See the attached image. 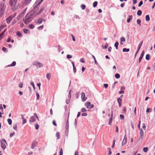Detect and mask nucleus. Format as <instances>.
Here are the masks:
<instances>
[{
    "mask_svg": "<svg viewBox=\"0 0 155 155\" xmlns=\"http://www.w3.org/2000/svg\"><path fill=\"white\" fill-rule=\"evenodd\" d=\"M31 84L33 87V89L35 90V87L34 83L33 82H31Z\"/></svg>",
    "mask_w": 155,
    "mask_h": 155,
    "instance_id": "obj_42",
    "label": "nucleus"
},
{
    "mask_svg": "<svg viewBox=\"0 0 155 155\" xmlns=\"http://www.w3.org/2000/svg\"><path fill=\"white\" fill-rule=\"evenodd\" d=\"M113 111H111V115L110 118V119L109 122L108 123V124L109 125H110L112 122V118H113Z\"/></svg>",
    "mask_w": 155,
    "mask_h": 155,
    "instance_id": "obj_10",
    "label": "nucleus"
},
{
    "mask_svg": "<svg viewBox=\"0 0 155 155\" xmlns=\"http://www.w3.org/2000/svg\"><path fill=\"white\" fill-rule=\"evenodd\" d=\"M120 119L121 120H123L124 118V116L122 114H120Z\"/></svg>",
    "mask_w": 155,
    "mask_h": 155,
    "instance_id": "obj_41",
    "label": "nucleus"
},
{
    "mask_svg": "<svg viewBox=\"0 0 155 155\" xmlns=\"http://www.w3.org/2000/svg\"><path fill=\"white\" fill-rule=\"evenodd\" d=\"M56 136L57 137V139H58L60 138V133L58 132H57L56 134Z\"/></svg>",
    "mask_w": 155,
    "mask_h": 155,
    "instance_id": "obj_24",
    "label": "nucleus"
},
{
    "mask_svg": "<svg viewBox=\"0 0 155 155\" xmlns=\"http://www.w3.org/2000/svg\"><path fill=\"white\" fill-rule=\"evenodd\" d=\"M81 98L82 101H86L87 99V97H85V94L83 92L81 93Z\"/></svg>",
    "mask_w": 155,
    "mask_h": 155,
    "instance_id": "obj_9",
    "label": "nucleus"
},
{
    "mask_svg": "<svg viewBox=\"0 0 155 155\" xmlns=\"http://www.w3.org/2000/svg\"><path fill=\"white\" fill-rule=\"evenodd\" d=\"M15 133L14 132H13L10 135V137H12L14 136L15 134Z\"/></svg>",
    "mask_w": 155,
    "mask_h": 155,
    "instance_id": "obj_49",
    "label": "nucleus"
},
{
    "mask_svg": "<svg viewBox=\"0 0 155 155\" xmlns=\"http://www.w3.org/2000/svg\"><path fill=\"white\" fill-rule=\"evenodd\" d=\"M137 23L140 26H141V21L140 20L137 19Z\"/></svg>",
    "mask_w": 155,
    "mask_h": 155,
    "instance_id": "obj_36",
    "label": "nucleus"
},
{
    "mask_svg": "<svg viewBox=\"0 0 155 155\" xmlns=\"http://www.w3.org/2000/svg\"><path fill=\"white\" fill-rule=\"evenodd\" d=\"M16 63L15 61H13L12 63L10 65L8 66V67L14 66L16 65Z\"/></svg>",
    "mask_w": 155,
    "mask_h": 155,
    "instance_id": "obj_18",
    "label": "nucleus"
},
{
    "mask_svg": "<svg viewBox=\"0 0 155 155\" xmlns=\"http://www.w3.org/2000/svg\"><path fill=\"white\" fill-rule=\"evenodd\" d=\"M120 75L118 74H116L115 75V77L117 79L119 78H120Z\"/></svg>",
    "mask_w": 155,
    "mask_h": 155,
    "instance_id": "obj_33",
    "label": "nucleus"
},
{
    "mask_svg": "<svg viewBox=\"0 0 155 155\" xmlns=\"http://www.w3.org/2000/svg\"><path fill=\"white\" fill-rule=\"evenodd\" d=\"M32 20V18L30 14H28L23 18V20L24 23L27 24L30 22Z\"/></svg>",
    "mask_w": 155,
    "mask_h": 155,
    "instance_id": "obj_1",
    "label": "nucleus"
},
{
    "mask_svg": "<svg viewBox=\"0 0 155 155\" xmlns=\"http://www.w3.org/2000/svg\"><path fill=\"white\" fill-rule=\"evenodd\" d=\"M94 105L93 104H90L89 105H87V107L88 109H91L94 107Z\"/></svg>",
    "mask_w": 155,
    "mask_h": 155,
    "instance_id": "obj_21",
    "label": "nucleus"
},
{
    "mask_svg": "<svg viewBox=\"0 0 155 155\" xmlns=\"http://www.w3.org/2000/svg\"><path fill=\"white\" fill-rule=\"evenodd\" d=\"M91 102H87L85 103V106H87V105H89L91 104Z\"/></svg>",
    "mask_w": 155,
    "mask_h": 155,
    "instance_id": "obj_51",
    "label": "nucleus"
},
{
    "mask_svg": "<svg viewBox=\"0 0 155 155\" xmlns=\"http://www.w3.org/2000/svg\"><path fill=\"white\" fill-rule=\"evenodd\" d=\"M130 49L129 48H124L123 49V51L124 52H128L129 51Z\"/></svg>",
    "mask_w": 155,
    "mask_h": 155,
    "instance_id": "obj_23",
    "label": "nucleus"
},
{
    "mask_svg": "<svg viewBox=\"0 0 155 155\" xmlns=\"http://www.w3.org/2000/svg\"><path fill=\"white\" fill-rule=\"evenodd\" d=\"M144 51H143L141 53V54L140 55V57L139 58V62L140 63L144 54Z\"/></svg>",
    "mask_w": 155,
    "mask_h": 155,
    "instance_id": "obj_11",
    "label": "nucleus"
},
{
    "mask_svg": "<svg viewBox=\"0 0 155 155\" xmlns=\"http://www.w3.org/2000/svg\"><path fill=\"white\" fill-rule=\"evenodd\" d=\"M8 122V124L11 125L12 124V120L11 119H8L7 120Z\"/></svg>",
    "mask_w": 155,
    "mask_h": 155,
    "instance_id": "obj_29",
    "label": "nucleus"
},
{
    "mask_svg": "<svg viewBox=\"0 0 155 155\" xmlns=\"http://www.w3.org/2000/svg\"><path fill=\"white\" fill-rule=\"evenodd\" d=\"M17 0H9V3L12 9H14Z\"/></svg>",
    "mask_w": 155,
    "mask_h": 155,
    "instance_id": "obj_2",
    "label": "nucleus"
},
{
    "mask_svg": "<svg viewBox=\"0 0 155 155\" xmlns=\"http://www.w3.org/2000/svg\"><path fill=\"white\" fill-rule=\"evenodd\" d=\"M26 9H25V10L24 12H21V13L19 15H18L17 17L16 18L19 21L21 19V18H22V17L24 16V14L25 12V11Z\"/></svg>",
    "mask_w": 155,
    "mask_h": 155,
    "instance_id": "obj_6",
    "label": "nucleus"
},
{
    "mask_svg": "<svg viewBox=\"0 0 155 155\" xmlns=\"http://www.w3.org/2000/svg\"><path fill=\"white\" fill-rule=\"evenodd\" d=\"M43 28H44V25H42L39 27L38 28V30L42 29Z\"/></svg>",
    "mask_w": 155,
    "mask_h": 155,
    "instance_id": "obj_45",
    "label": "nucleus"
},
{
    "mask_svg": "<svg viewBox=\"0 0 155 155\" xmlns=\"http://www.w3.org/2000/svg\"><path fill=\"white\" fill-rule=\"evenodd\" d=\"M97 5V1H95L93 3V6L94 7H95Z\"/></svg>",
    "mask_w": 155,
    "mask_h": 155,
    "instance_id": "obj_34",
    "label": "nucleus"
},
{
    "mask_svg": "<svg viewBox=\"0 0 155 155\" xmlns=\"http://www.w3.org/2000/svg\"><path fill=\"white\" fill-rule=\"evenodd\" d=\"M13 128L14 130H17L18 127L16 124L14 125L13 127Z\"/></svg>",
    "mask_w": 155,
    "mask_h": 155,
    "instance_id": "obj_38",
    "label": "nucleus"
},
{
    "mask_svg": "<svg viewBox=\"0 0 155 155\" xmlns=\"http://www.w3.org/2000/svg\"><path fill=\"white\" fill-rule=\"evenodd\" d=\"M23 31L25 33H29V31L27 29H24Z\"/></svg>",
    "mask_w": 155,
    "mask_h": 155,
    "instance_id": "obj_32",
    "label": "nucleus"
},
{
    "mask_svg": "<svg viewBox=\"0 0 155 155\" xmlns=\"http://www.w3.org/2000/svg\"><path fill=\"white\" fill-rule=\"evenodd\" d=\"M42 19L40 18L37 20V24H41L42 22Z\"/></svg>",
    "mask_w": 155,
    "mask_h": 155,
    "instance_id": "obj_19",
    "label": "nucleus"
},
{
    "mask_svg": "<svg viewBox=\"0 0 155 155\" xmlns=\"http://www.w3.org/2000/svg\"><path fill=\"white\" fill-rule=\"evenodd\" d=\"M2 50L4 52H5L7 51V49H6V48H5L4 47H2Z\"/></svg>",
    "mask_w": 155,
    "mask_h": 155,
    "instance_id": "obj_46",
    "label": "nucleus"
},
{
    "mask_svg": "<svg viewBox=\"0 0 155 155\" xmlns=\"http://www.w3.org/2000/svg\"><path fill=\"white\" fill-rule=\"evenodd\" d=\"M143 42V41H142L140 42V43L138 45V50H139L140 49V47H141V46L142 45Z\"/></svg>",
    "mask_w": 155,
    "mask_h": 155,
    "instance_id": "obj_22",
    "label": "nucleus"
},
{
    "mask_svg": "<svg viewBox=\"0 0 155 155\" xmlns=\"http://www.w3.org/2000/svg\"><path fill=\"white\" fill-rule=\"evenodd\" d=\"M118 45L119 43L117 41L114 44V46L116 47V48L117 49H118Z\"/></svg>",
    "mask_w": 155,
    "mask_h": 155,
    "instance_id": "obj_28",
    "label": "nucleus"
},
{
    "mask_svg": "<svg viewBox=\"0 0 155 155\" xmlns=\"http://www.w3.org/2000/svg\"><path fill=\"white\" fill-rule=\"evenodd\" d=\"M108 151H109L108 154L109 155L111 154L112 153V152L111 151V149L110 148H109L108 149Z\"/></svg>",
    "mask_w": 155,
    "mask_h": 155,
    "instance_id": "obj_57",
    "label": "nucleus"
},
{
    "mask_svg": "<svg viewBox=\"0 0 155 155\" xmlns=\"http://www.w3.org/2000/svg\"><path fill=\"white\" fill-rule=\"evenodd\" d=\"M92 56L94 59L95 64H97V62L96 59V58H95V57L93 55H92Z\"/></svg>",
    "mask_w": 155,
    "mask_h": 155,
    "instance_id": "obj_40",
    "label": "nucleus"
},
{
    "mask_svg": "<svg viewBox=\"0 0 155 155\" xmlns=\"http://www.w3.org/2000/svg\"><path fill=\"white\" fill-rule=\"evenodd\" d=\"M81 7L83 10H84L85 9L86 6L84 5H82L81 6Z\"/></svg>",
    "mask_w": 155,
    "mask_h": 155,
    "instance_id": "obj_44",
    "label": "nucleus"
},
{
    "mask_svg": "<svg viewBox=\"0 0 155 155\" xmlns=\"http://www.w3.org/2000/svg\"><path fill=\"white\" fill-rule=\"evenodd\" d=\"M6 26L5 25H2L0 26V28L2 30V29H3L5 26Z\"/></svg>",
    "mask_w": 155,
    "mask_h": 155,
    "instance_id": "obj_58",
    "label": "nucleus"
},
{
    "mask_svg": "<svg viewBox=\"0 0 155 155\" xmlns=\"http://www.w3.org/2000/svg\"><path fill=\"white\" fill-rule=\"evenodd\" d=\"M51 74L49 73H48L46 75V78L48 80H49L51 78Z\"/></svg>",
    "mask_w": 155,
    "mask_h": 155,
    "instance_id": "obj_20",
    "label": "nucleus"
},
{
    "mask_svg": "<svg viewBox=\"0 0 155 155\" xmlns=\"http://www.w3.org/2000/svg\"><path fill=\"white\" fill-rule=\"evenodd\" d=\"M34 25L32 24H30L29 25V27L31 29L34 28Z\"/></svg>",
    "mask_w": 155,
    "mask_h": 155,
    "instance_id": "obj_37",
    "label": "nucleus"
},
{
    "mask_svg": "<svg viewBox=\"0 0 155 155\" xmlns=\"http://www.w3.org/2000/svg\"><path fill=\"white\" fill-rule=\"evenodd\" d=\"M126 107H124L123 108V113H125L126 112Z\"/></svg>",
    "mask_w": 155,
    "mask_h": 155,
    "instance_id": "obj_56",
    "label": "nucleus"
},
{
    "mask_svg": "<svg viewBox=\"0 0 155 155\" xmlns=\"http://www.w3.org/2000/svg\"><path fill=\"white\" fill-rule=\"evenodd\" d=\"M148 150V148L147 147H145L143 148V151L145 152H147Z\"/></svg>",
    "mask_w": 155,
    "mask_h": 155,
    "instance_id": "obj_30",
    "label": "nucleus"
},
{
    "mask_svg": "<svg viewBox=\"0 0 155 155\" xmlns=\"http://www.w3.org/2000/svg\"><path fill=\"white\" fill-rule=\"evenodd\" d=\"M53 124L55 126H57V124L56 123L55 121V120H53L52 122Z\"/></svg>",
    "mask_w": 155,
    "mask_h": 155,
    "instance_id": "obj_63",
    "label": "nucleus"
},
{
    "mask_svg": "<svg viewBox=\"0 0 155 155\" xmlns=\"http://www.w3.org/2000/svg\"><path fill=\"white\" fill-rule=\"evenodd\" d=\"M36 118H37L38 120H39V118L37 115L35 113L34 114V116H31L30 117L29 120V122L31 123L35 122L36 120Z\"/></svg>",
    "mask_w": 155,
    "mask_h": 155,
    "instance_id": "obj_3",
    "label": "nucleus"
},
{
    "mask_svg": "<svg viewBox=\"0 0 155 155\" xmlns=\"http://www.w3.org/2000/svg\"><path fill=\"white\" fill-rule=\"evenodd\" d=\"M18 86L19 87L22 88L23 87V84L22 83L19 84Z\"/></svg>",
    "mask_w": 155,
    "mask_h": 155,
    "instance_id": "obj_54",
    "label": "nucleus"
},
{
    "mask_svg": "<svg viewBox=\"0 0 155 155\" xmlns=\"http://www.w3.org/2000/svg\"><path fill=\"white\" fill-rule=\"evenodd\" d=\"M36 96H37V99L38 100L39 99V97H40L39 93L38 92H36Z\"/></svg>",
    "mask_w": 155,
    "mask_h": 155,
    "instance_id": "obj_48",
    "label": "nucleus"
},
{
    "mask_svg": "<svg viewBox=\"0 0 155 155\" xmlns=\"http://www.w3.org/2000/svg\"><path fill=\"white\" fill-rule=\"evenodd\" d=\"M150 55L149 54H147L146 56V59L147 60H149L150 59Z\"/></svg>",
    "mask_w": 155,
    "mask_h": 155,
    "instance_id": "obj_25",
    "label": "nucleus"
},
{
    "mask_svg": "<svg viewBox=\"0 0 155 155\" xmlns=\"http://www.w3.org/2000/svg\"><path fill=\"white\" fill-rule=\"evenodd\" d=\"M16 34L17 35L20 37H21L22 36V35L20 32H17Z\"/></svg>",
    "mask_w": 155,
    "mask_h": 155,
    "instance_id": "obj_31",
    "label": "nucleus"
},
{
    "mask_svg": "<svg viewBox=\"0 0 155 155\" xmlns=\"http://www.w3.org/2000/svg\"><path fill=\"white\" fill-rule=\"evenodd\" d=\"M143 132L142 130V129H141L140 130V138L142 139L143 138Z\"/></svg>",
    "mask_w": 155,
    "mask_h": 155,
    "instance_id": "obj_14",
    "label": "nucleus"
},
{
    "mask_svg": "<svg viewBox=\"0 0 155 155\" xmlns=\"http://www.w3.org/2000/svg\"><path fill=\"white\" fill-rule=\"evenodd\" d=\"M127 138L126 137V134L124 136V138L123 140L122 143V146H124L125 145L127 142Z\"/></svg>",
    "mask_w": 155,
    "mask_h": 155,
    "instance_id": "obj_8",
    "label": "nucleus"
},
{
    "mask_svg": "<svg viewBox=\"0 0 155 155\" xmlns=\"http://www.w3.org/2000/svg\"><path fill=\"white\" fill-rule=\"evenodd\" d=\"M7 143L5 139H2V140L1 142V146L2 148L4 150L6 147Z\"/></svg>",
    "mask_w": 155,
    "mask_h": 155,
    "instance_id": "obj_4",
    "label": "nucleus"
},
{
    "mask_svg": "<svg viewBox=\"0 0 155 155\" xmlns=\"http://www.w3.org/2000/svg\"><path fill=\"white\" fill-rule=\"evenodd\" d=\"M125 87L124 86L121 87L120 88V90L121 91H124V90H125Z\"/></svg>",
    "mask_w": 155,
    "mask_h": 155,
    "instance_id": "obj_62",
    "label": "nucleus"
},
{
    "mask_svg": "<svg viewBox=\"0 0 155 155\" xmlns=\"http://www.w3.org/2000/svg\"><path fill=\"white\" fill-rule=\"evenodd\" d=\"M150 20V17L149 15H147L146 16V20L147 21H149Z\"/></svg>",
    "mask_w": 155,
    "mask_h": 155,
    "instance_id": "obj_35",
    "label": "nucleus"
},
{
    "mask_svg": "<svg viewBox=\"0 0 155 155\" xmlns=\"http://www.w3.org/2000/svg\"><path fill=\"white\" fill-rule=\"evenodd\" d=\"M63 155V150L62 148H61L60 150V154L59 155Z\"/></svg>",
    "mask_w": 155,
    "mask_h": 155,
    "instance_id": "obj_39",
    "label": "nucleus"
},
{
    "mask_svg": "<svg viewBox=\"0 0 155 155\" xmlns=\"http://www.w3.org/2000/svg\"><path fill=\"white\" fill-rule=\"evenodd\" d=\"M87 113H84L82 114L81 115L83 116H85L87 115Z\"/></svg>",
    "mask_w": 155,
    "mask_h": 155,
    "instance_id": "obj_64",
    "label": "nucleus"
},
{
    "mask_svg": "<svg viewBox=\"0 0 155 155\" xmlns=\"http://www.w3.org/2000/svg\"><path fill=\"white\" fill-rule=\"evenodd\" d=\"M5 31L2 34H0V41L2 39V38H3V35Z\"/></svg>",
    "mask_w": 155,
    "mask_h": 155,
    "instance_id": "obj_43",
    "label": "nucleus"
},
{
    "mask_svg": "<svg viewBox=\"0 0 155 155\" xmlns=\"http://www.w3.org/2000/svg\"><path fill=\"white\" fill-rule=\"evenodd\" d=\"M14 17V16H12V15H11L8 17L6 19L7 23L8 24H9Z\"/></svg>",
    "mask_w": 155,
    "mask_h": 155,
    "instance_id": "obj_5",
    "label": "nucleus"
},
{
    "mask_svg": "<svg viewBox=\"0 0 155 155\" xmlns=\"http://www.w3.org/2000/svg\"><path fill=\"white\" fill-rule=\"evenodd\" d=\"M80 61L82 63H84L85 62V61L84 59L83 58H82L80 59Z\"/></svg>",
    "mask_w": 155,
    "mask_h": 155,
    "instance_id": "obj_55",
    "label": "nucleus"
},
{
    "mask_svg": "<svg viewBox=\"0 0 155 155\" xmlns=\"http://www.w3.org/2000/svg\"><path fill=\"white\" fill-rule=\"evenodd\" d=\"M72 57V56L71 55H69V54H68L67 55V58L68 59H70Z\"/></svg>",
    "mask_w": 155,
    "mask_h": 155,
    "instance_id": "obj_47",
    "label": "nucleus"
},
{
    "mask_svg": "<svg viewBox=\"0 0 155 155\" xmlns=\"http://www.w3.org/2000/svg\"><path fill=\"white\" fill-rule=\"evenodd\" d=\"M132 18L133 16L132 15L129 16V18H127V22L128 23L130 22V20L132 19Z\"/></svg>",
    "mask_w": 155,
    "mask_h": 155,
    "instance_id": "obj_15",
    "label": "nucleus"
},
{
    "mask_svg": "<svg viewBox=\"0 0 155 155\" xmlns=\"http://www.w3.org/2000/svg\"><path fill=\"white\" fill-rule=\"evenodd\" d=\"M151 112V109L150 108H147L146 110L147 112Z\"/></svg>",
    "mask_w": 155,
    "mask_h": 155,
    "instance_id": "obj_60",
    "label": "nucleus"
},
{
    "mask_svg": "<svg viewBox=\"0 0 155 155\" xmlns=\"http://www.w3.org/2000/svg\"><path fill=\"white\" fill-rule=\"evenodd\" d=\"M108 84H104V87L105 88H107V87H108Z\"/></svg>",
    "mask_w": 155,
    "mask_h": 155,
    "instance_id": "obj_61",
    "label": "nucleus"
},
{
    "mask_svg": "<svg viewBox=\"0 0 155 155\" xmlns=\"http://www.w3.org/2000/svg\"><path fill=\"white\" fill-rule=\"evenodd\" d=\"M142 128H143V129L144 130H146V126L145 125V124H143V127H142Z\"/></svg>",
    "mask_w": 155,
    "mask_h": 155,
    "instance_id": "obj_59",
    "label": "nucleus"
},
{
    "mask_svg": "<svg viewBox=\"0 0 155 155\" xmlns=\"http://www.w3.org/2000/svg\"><path fill=\"white\" fill-rule=\"evenodd\" d=\"M137 14L139 16L141 15L142 14L141 11L140 10H138L137 12Z\"/></svg>",
    "mask_w": 155,
    "mask_h": 155,
    "instance_id": "obj_26",
    "label": "nucleus"
},
{
    "mask_svg": "<svg viewBox=\"0 0 155 155\" xmlns=\"http://www.w3.org/2000/svg\"><path fill=\"white\" fill-rule=\"evenodd\" d=\"M35 128L36 129L38 130V129L39 127V125L38 124H35Z\"/></svg>",
    "mask_w": 155,
    "mask_h": 155,
    "instance_id": "obj_52",
    "label": "nucleus"
},
{
    "mask_svg": "<svg viewBox=\"0 0 155 155\" xmlns=\"http://www.w3.org/2000/svg\"><path fill=\"white\" fill-rule=\"evenodd\" d=\"M65 128L67 130H68L69 128V122L68 120L66 122Z\"/></svg>",
    "mask_w": 155,
    "mask_h": 155,
    "instance_id": "obj_17",
    "label": "nucleus"
},
{
    "mask_svg": "<svg viewBox=\"0 0 155 155\" xmlns=\"http://www.w3.org/2000/svg\"><path fill=\"white\" fill-rule=\"evenodd\" d=\"M21 117L22 120V124H25L26 123V119L24 118L23 115H21Z\"/></svg>",
    "mask_w": 155,
    "mask_h": 155,
    "instance_id": "obj_16",
    "label": "nucleus"
},
{
    "mask_svg": "<svg viewBox=\"0 0 155 155\" xmlns=\"http://www.w3.org/2000/svg\"><path fill=\"white\" fill-rule=\"evenodd\" d=\"M86 109L85 108H83L81 109V111L82 112H85L86 111Z\"/></svg>",
    "mask_w": 155,
    "mask_h": 155,
    "instance_id": "obj_50",
    "label": "nucleus"
},
{
    "mask_svg": "<svg viewBox=\"0 0 155 155\" xmlns=\"http://www.w3.org/2000/svg\"><path fill=\"white\" fill-rule=\"evenodd\" d=\"M33 64L36 66L38 68H40L42 66V64L37 61L34 62L33 63Z\"/></svg>",
    "mask_w": 155,
    "mask_h": 155,
    "instance_id": "obj_7",
    "label": "nucleus"
},
{
    "mask_svg": "<svg viewBox=\"0 0 155 155\" xmlns=\"http://www.w3.org/2000/svg\"><path fill=\"white\" fill-rule=\"evenodd\" d=\"M117 101L119 104V107H120L122 104V100L120 98H118L117 99Z\"/></svg>",
    "mask_w": 155,
    "mask_h": 155,
    "instance_id": "obj_13",
    "label": "nucleus"
},
{
    "mask_svg": "<svg viewBox=\"0 0 155 155\" xmlns=\"http://www.w3.org/2000/svg\"><path fill=\"white\" fill-rule=\"evenodd\" d=\"M5 7L4 5L3 4H1L0 6V10L2 12H3L5 10Z\"/></svg>",
    "mask_w": 155,
    "mask_h": 155,
    "instance_id": "obj_12",
    "label": "nucleus"
},
{
    "mask_svg": "<svg viewBox=\"0 0 155 155\" xmlns=\"http://www.w3.org/2000/svg\"><path fill=\"white\" fill-rule=\"evenodd\" d=\"M143 4V2L142 1H141L138 4V6L140 7Z\"/></svg>",
    "mask_w": 155,
    "mask_h": 155,
    "instance_id": "obj_53",
    "label": "nucleus"
},
{
    "mask_svg": "<svg viewBox=\"0 0 155 155\" xmlns=\"http://www.w3.org/2000/svg\"><path fill=\"white\" fill-rule=\"evenodd\" d=\"M120 41L125 42L126 41L124 37H122L120 38Z\"/></svg>",
    "mask_w": 155,
    "mask_h": 155,
    "instance_id": "obj_27",
    "label": "nucleus"
}]
</instances>
